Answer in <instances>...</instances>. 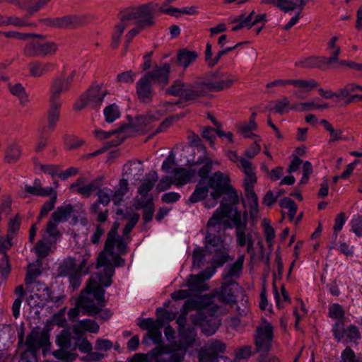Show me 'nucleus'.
Returning <instances> with one entry per match:
<instances>
[{
    "mask_svg": "<svg viewBox=\"0 0 362 362\" xmlns=\"http://www.w3.org/2000/svg\"><path fill=\"white\" fill-rule=\"evenodd\" d=\"M234 79L228 72L219 69L206 73L192 83L175 80L165 90V94L180 97L185 102H194L206 97L210 92L221 91L232 86Z\"/></svg>",
    "mask_w": 362,
    "mask_h": 362,
    "instance_id": "obj_1",
    "label": "nucleus"
},
{
    "mask_svg": "<svg viewBox=\"0 0 362 362\" xmlns=\"http://www.w3.org/2000/svg\"><path fill=\"white\" fill-rule=\"evenodd\" d=\"M105 291L95 279L90 277L86 288L81 291L76 302V306L71 308L68 312L70 320L74 321L79 315L78 308L84 310L88 316H95L100 313L106 304L105 299Z\"/></svg>",
    "mask_w": 362,
    "mask_h": 362,
    "instance_id": "obj_2",
    "label": "nucleus"
},
{
    "mask_svg": "<svg viewBox=\"0 0 362 362\" xmlns=\"http://www.w3.org/2000/svg\"><path fill=\"white\" fill-rule=\"evenodd\" d=\"M170 66L164 63L156 65L151 71H147L136 83V93L138 99L142 103H150L153 100L154 90L153 84H157L163 89L170 81Z\"/></svg>",
    "mask_w": 362,
    "mask_h": 362,
    "instance_id": "obj_3",
    "label": "nucleus"
},
{
    "mask_svg": "<svg viewBox=\"0 0 362 362\" xmlns=\"http://www.w3.org/2000/svg\"><path fill=\"white\" fill-rule=\"evenodd\" d=\"M156 6V4L150 2L138 7H130L121 11L118 18L122 21L134 20L139 28L151 27L154 24L153 12Z\"/></svg>",
    "mask_w": 362,
    "mask_h": 362,
    "instance_id": "obj_4",
    "label": "nucleus"
},
{
    "mask_svg": "<svg viewBox=\"0 0 362 362\" xmlns=\"http://www.w3.org/2000/svg\"><path fill=\"white\" fill-rule=\"evenodd\" d=\"M58 49V44L54 41L32 40L25 44L23 48V54L26 57H45L54 55Z\"/></svg>",
    "mask_w": 362,
    "mask_h": 362,
    "instance_id": "obj_5",
    "label": "nucleus"
},
{
    "mask_svg": "<svg viewBox=\"0 0 362 362\" xmlns=\"http://www.w3.org/2000/svg\"><path fill=\"white\" fill-rule=\"evenodd\" d=\"M49 338L50 334L47 329L44 328L40 332L38 327H34L26 337L25 341L27 346L26 351L34 354L40 348L44 349L43 351L49 349L51 346Z\"/></svg>",
    "mask_w": 362,
    "mask_h": 362,
    "instance_id": "obj_6",
    "label": "nucleus"
},
{
    "mask_svg": "<svg viewBox=\"0 0 362 362\" xmlns=\"http://www.w3.org/2000/svg\"><path fill=\"white\" fill-rule=\"evenodd\" d=\"M40 21L46 26L64 30H74L85 25L84 17L74 14L57 18H47Z\"/></svg>",
    "mask_w": 362,
    "mask_h": 362,
    "instance_id": "obj_7",
    "label": "nucleus"
},
{
    "mask_svg": "<svg viewBox=\"0 0 362 362\" xmlns=\"http://www.w3.org/2000/svg\"><path fill=\"white\" fill-rule=\"evenodd\" d=\"M192 317V323L195 326L199 327L206 336L213 335L221 324V320L218 316L213 314L209 315L207 310H200Z\"/></svg>",
    "mask_w": 362,
    "mask_h": 362,
    "instance_id": "obj_8",
    "label": "nucleus"
},
{
    "mask_svg": "<svg viewBox=\"0 0 362 362\" xmlns=\"http://www.w3.org/2000/svg\"><path fill=\"white\" fill-rule=\"evenodd\" d=\"M56 344L59 347V349L52 352V355L59 360L72 362L77 357L76 353L67 351L71 348V333L67 329L62 330L56 337Z\"/></svg>",
    "mask_w": 362,
    "mask_h": 362,
    "instance_id": "obj_9",
    "label": "nucleus"
},
{
    "mask_svg": "<svg viewBox=\"0 0 362 362\" xmlns=\"http://www.w3.org/2000/svg\"><path fill=\"white\" fill-rule=\"evenodd\" d=\"M207 180L206 185L211 188V197L214 200H218L221 196L230 189V178L225 175L221 171L218 170L212 174Z\"/></svg>",
    "mask_w": 362,
    "mask_h": 362,
    "instance_id": "obj_10",
    "label": "nucleus"
},
{
    "mask_svg": "<svg viewBox=\"0 0 362 362\" xmlns=\"http://www.w3.org/2000/svg\"><path fill=\"white\" fill-rule=\"evenodd\" d=\"M214 163L219 164L218 162L212 160L209 156L204 154L196 160L188 161L187 166L191 168L194 177L197 175L200 180L206 181L210 177L209 174Z\"/></svg>",
    "mask_w": 362,
    "mask_h": 362,
    "instance_id": "obj_11",
    "label": "nucleus"
},
{
    "mask_svg": "<svg viewBox=\"0 0 362 362\" xmlns=\"http://www.w3.org/2000/svg\"><path fill=\"white\" fill-rule=\"evenodd\" d=\"M76 72L73 71L66 78L61 76L55 78L50 86V97L49 102L61 103L60 95L69 91L74 81Z\"/></svg>",
    "mask_w": 362,
    "mask_h": 362,
    "instance_id": "obj_12",
    "label": "nucleus"
},
{
    "mask_svg": "<svg viewBox=\"0 0 362 362\" xmlns=\"http://www.w3.org/2000/svg\"><path fill=\"white\" fill-rule=\"evenodd\" d=\"M225 350L226 344L223 341L211 339L199 352V362H216L218 356Z\"/></svg>",
    "mask_w": 362,
    "mask_h": 362,
    "instance_id": "obj_13",
    "label": "nucleus"
},
{
    "mask_svg": "<svg viewBox=\"0 0 362 362\" xmlns=\"http://www.w3.org/2000/svg\"><path fill=\"white\" fill-rule=\"evenodd\" d=\"M273 338V327L270 324L264 327H257L254 340L256 351L254 353L262 351L268 352L271 349Z\"/></svg>",
    "mask_w": 362,
    "mask_h": 362,
    "instance_id": "obj_14",
    "label": "nucleus"
},
{
    "mask_svg": "<svg viewBox=\"0 0 362 362\" xmlns=\"http://www.w3.org/2000/svg\"><path fill=\"white\" fill-rule=\"evenodd\" d=\"M103 85L93 84L81 96V100L88 101L93 108L98 109L102 105L105 95L109 94L107 89H103Z\"/></svg>",
    "mask_w": 362,
    "mask_h": 362,
    "instance_id": "obj_15",
    "label": "nucleus"
},
{
    "mask_svg": "<svg viewBox=\"0 0 362 362\" xmlns=\"http://www.w3.org/2000/svg\"><path fill=\"white\" fill-rule=\"evenodd\" d=\"M213 269L206 268L197 275H189L187 282L189 290L195 293L206 291L209 288L204 282L212 276Z\"/></svg>",
    "mask_w": 362,
    "mask_h": 362,
    "instance_id": "obj_16",
    "label": "nucleus"
},
{
    "mask_svg": "<svg viewBox=\"0 0 362 362\" xmlns=\"http://www.w3.org/2000/svg\"><path fill=\"white\" fill-rule=\"evenodd\" d=\"M233 211L232 204L221 202L218 209H217L212 216L207 222L208 228H217L216 231H219L222 219L225 217H230L229 214Z\"/></svg>",
    "mask_w": 362,
    "mask_h": 362,
    "instance_id": "obj_17",
    "label": "nucleus"
},
{
    "mask_svg": "<svg viewBox=\"0 0 362 362\" xmlns=\"http://www.w3.org/2000/svg\"><path fill=\"white\" fill-rule=\"evenodd\" d=\"M239 167L245 173L243 180L244 188L254 187L255 184L257 182V177L252 168V163L245 158H240Z\"/></svg>",
    "mask_w": 362,
    "mask_h": 362,
    "instance_id": "obj_18",
    "label": "nucleus"
},
{
    "mask_svg": "<svg viewBox=\"0 0 362 362\" xmlns=\"http://www.w3.org/2000/svg\"><path fill=\"white\" fill-rule=\"evenodd\" d=\"M177 332L180 337V346L186 351L194 344L197 336L196 329L193 327H188L182 329H178Z\"/></svg>",
    "mask_w": 362,
    "mask_h": 362,
    "instance_id": "obj_19",
    "label": "nucleus"
},
{
    "mask_svg": "<svg viewBox=\"0 0 362 362\" xmlns=\"http://www.w3.org/2000/svg\"><path fill=\"white\" fill-rule=\"evenodd\" d=\"M174 176L173 182L177 187H181L191 181L193 176V172L191 168H175L171 172Z\"/></svg>",
    "mask_w": 362,
    "mask_h": 362,
    "instance_id": "obj_20",
    "label": "nucleus"
},
{
    "mask_svg": "<svg viewBox=\"0 0 362 362\" xmlns=\"http://www.w3.org/2000/svg\"><path fill=\"white\" fill-rule=\"evenodd\" d=\"M49 103V107L47 110V130L52 132L59 120L62 103Z\"/></svg>",
    "mask_w": 362,
    "mask_h": 362,
    "instance_id": "obj_21",
    "label": "nucleus"
},
{
    "mask_svg": "<svg viewBox=\"0 0 362 362\" xmlns=\"http://www.w3.org/2000/svg\"><path fill=\"white\" fill-rule=\"evenodd\" d=\"M157 119H158L151 113L139 115L136 117L133 122H131L129 125H126V128L131 127L136 132L143 131L146 129L152 122L156 121Z\"/></svg>",
    "mask_w": 362,
    "mask_h": 362,
    "instance_id": "obj_22",
    "label": "nucleus"
},
{
    "mask_svg": "<svg viewBox=\"0 0 362 362\" xmlns=\"http://www.w3.org/2000/svg\"><path fill=\"white\" fill-rule=\"evenodd\" d=\"M198 54L194 51H189L186 49H181L177 55L175 60H171L170 65L173 63H177V65L187 68L190 64L196 60Z\"/></svg>",
    "mask_w": 362,
    "mask_h": 362,
    "instance_id": "obj_23",
    "label": "nucleus"
},
{
    "mask_svg": "<svg viewBox=\"0 0 362 362\" xmlns=\"http://www.w3.org/2000/svg\"><path fill=\"white\" fill-rule=\"evenodd\" d=\"M22 151L16 141L9 143L5 149L4 162L7 164H14L21 158Z\"/></svg>",
    "mask_w": 362,
    "mask_h": 362,
    "instance_id": "obj_24",
    "label": "nucleus"
},
{
    "mask_svg": "<svg viewBox=\"0 0 362 362\" xmlns=\"http://www.w3.org/2000/svg\"><path fill=\"white\" fill-rule=\"evenodd\" d=\"M296 66L305 69H325L327 68L325 62V57L313 56L304 59L296 63Z\"/></svg>",
    "mask_w": 362,
    "mask_h": 362,
    "instance_id": "obj_25",
    "label": "nucleus"
},
{
    "mask_svg": "<svg viewBox=\"0 0 362 362\" xmlns=\"http://www.w3.org/2000/svg\"><path fill=\"white\" fill-rule=\"evenodd\" d=\"M52 66V64L49 62L33 61L28 64L29 74L33 77L40 78L47 73Z\"/></svg>",
    "mask_w": 362,
    "mask_h": 362,
    "instance_id": "obj_26",
    "label": "nucleus"
},
{
    "mask_svg": "<svg viewBox=\"0 0 362 362\" xmlns=\"http://www.w3.org/2000/svg\"><path fill=\"white\" fill-rule=\"evenodd\" d=\"M78 272L74 258L68 257L59 265L57 271L59 276H70Z\"/></svg>",
    "mask_w": 362,
    "mask_h": 362,
    "instance_id": "obj_27",
    "label": "nucleus"
},
{
    "mask_svg": "<svg viewBox=\"0 0 362 362\" xmlns=\"http://www.w3.org/2000/svg\"><path fill=\"white\" fill-rule=\"evenodd\" d=\"M24 189L28 194L40 197H48L54 192L53 187L43 188L40 179L34 180V186L25 185Z\"/></svg>",
    "mask_w": 362,
    "mask_h": 362,
    "instance_id": "obj_28",
    "label": "nucleus"
},
{
    "mask_svg": "<svg viewBox=\"0 0 362 362\" xmlns=\"http://www.w3.org/2000/svg\"><path fill=\"white\" fill-rule=\"evenodd\" d=\"M209 194V186L206 185V181L199 180L195 187V189L192 194L189 197L188 202L190 204L197 203L204 199Z\"/></svg>",
    "mask_w": 362,
    "mask_h": 362,
    "instance_id": "obj_29",
    "label": "nucleus"
},
{
    "mask_svg": "<svg viewBox=\"0 0 362 362\" xmlns=\"http://www.w3.org/2000/svg\"><path fill=\"white\" fill-rule=\"evenodd\" d=\"M146 176L147 178L144 180L138 188V193L142 197L148 195V193L153 188L155 183L158 180V175L156 171L150 172Z\"/></svg>",
    "mask_w": 362,
    "mask_h": 362,
    "instance_id": "obj_30",
    "label": "nucleus"
},
{
    "mask_svg": "<svg viewBox=\"0 0 362 362\" xmlns=\"http://www.w3.org/2000/svg\"><path fill=\"white\" fill-rule=\"evenodd\" d=\"M115 269L112 264L104 267L103 273L96 274V281L103 288L108 287L112 284V277L114 275ZM94 279L95 278L92 276Z\"/></svg>",
    "mask_w": 362,
    "mask_h": 362,
    "instance_id": "obj_31",
    "label": "nucleus"
},
{
    "mask_svg": "<svg viewBox=\"0 0 362 362\" xmlns=\"http://www.w3.org/2000/svg\"><path fill=\"white\" fill-rule=\"evenodd\" d=\"M233 283V281H225L220 288L219 299L221 302L227 304H234L236 303V297L230 288V285Z\"/></svg>",
    "mask_w": 362,
    "mask_h": 362,
    "instance_id": "obj_32",
    "label": "nucleus"
},
{
    "mask_svg": "<svg viewBox=\"0 0 362 362\" xmlns=\"http://www.w3.org/2000/svg\"><path fill=\"white\" fill-rule=\"evenodd\" d=\"M229 259L228 252L224 248L223 250H216L214 256L211 260V267H207V269H214V274L216 269L223 266L225 263L229 261Z\"/></svg>",
    "mask_w": 362,
    "mask_h": 362,
    "instance_id": "obj_33",
    "label": "nucleus"
},
{
    "mask_svg": "<svg viewBox=\"0 0 362 362\" xmlns=\"http://www.w3.org/2000/svg\"><path fill=\"white\" fill-rule=\"evenodd\" d=\"M129 192V183L127 179H121L119 182L117 189L112 196L113 203L119 206L124 200V196Z\"/></svg>",
    "mask_w": 362,
    "mask_h": 362,
    "instance_id": "obj_34",
    "label": "nucleus"
},
{
    "mask_svg": "<svg viewBox=\"0 0 362 362\" xmlns=\"http://www.w3.org/2000/svg\"><path fill=\"white\" fill-rule=\"evenodd\" d=\"M73 212L74 209L72 205L68 204L58 206L56 211L52 214V216L53 218L56 219V221L65 222L68 221Z\"/></svg>",
    "mask_w": 362,
    "mask_h": 362,
    "instance_id": "obj_35",
    "label": "nucleus"
},
{
    "mask_svg": "<svg viewBox=\"0 0 362 362\" xmlns=\"http://www.w3.org/2000/svg\"><path fill=\"white\" fill-rule=\"evenodd\" d=\"M127 26L126 21H120L114 26L110 44V47L112 49H116L119 47L122 33Z\"/></svg>",
    "mask_w": 362,
    "mask_h": 362,
    "instance_id": "obj_36",
    "label": "nucleus"
},
{
    "mask_svg": "<svg viewBox=\"0 0 362 362\" xmlns=\"http://www.w3.org/2000/svg\"><path fill=\"white\" fill-rule=\"evenodd\" d=\"M243 257H240L236 262L229 266V269L227 272H224L222 275L223 279L225 281H233L232 277H238L240 273L243 269Z\"/></svg>",
    "mask_w": 362,
    "mask_h": 362,
    "instance_id": "obj_37",
    "label": "nucleus"
},
{
    "mask_svg": "<svg viewBox=\"0 0 362 362\" xmlns=\"http://www.w3.org/2000/svg\"><path fill=\"white\" fill-rule=\"evenodd\" d=\"M9 90L13 95L18 98L20 104L22 106L25 105L28 102V96L25 93V88L21 83H16L13 86L9 84Z\"/></svg>",
    "mask_w": 362,
    "mask_h": 362,
    "instance_id": "obj_38",
    "label": "nucleus"
},
{
    "mask_svg": "<svg viewBox=\"0 0 362 362\" xmlns=\"http://www.w3.org/2000/svg\"><path fill=\"white\" fill-rule=\"evenodd\" d=\"M49 1V0H24L23 9L26 10L31 16L47 5Z\"/></svg>",
    "mask_w": 362,
    "mask_h": 362,
    "instance_id": "obj_39",
    "label": "nucleus"
},
{
    "mask_svg": "<svg viewBox=\"0 0 362 362\" xmlns=\"http://www.w3.org/2000/svg\"><path fill=\"white\" fill-rule=\"evenodd\" d=\"M51 195V198L46 201L42 205L40 214L37 217V222H40V220L46 216L50 211L54 209L57 202V192L54 189V192Z\"/></svg>",
    "mask_w": 362,
    "mask_h": 362,
    "instance_id": "obj_40",
    "label": "nucleus"
},
{
    "mask_svg": "<svg viewBox=\"0 0 362 362\" xmlns=\"http://www.w3.org/2000/svg\"><path fill=\"white\" fill-rule=\"evenodd\" d=\"M103 113L105 121L107 123H112L120 117V112L118 106L115 104H111L105 107Z\"/></svg>",
    "mask_w": 362,
    "mask_h": 362,
    "instance_id": "obj_41",
    "label": "nucleus"
},
{
    "mask_svg": "<svg viewBox=\"0 0 362 362\" xmlns=\"http://www.w3.org/2000/svg\"><path fill=\"white\" fill-rule=\"evenodd\" d=\"M279 204L281 208L288 209V218L289 220L292 221L294 219L298 209V206L295 202L291 198L284 197L279 201Z\"/></svg>",
    "mask_w": 362,
    "mask_h": 362,
    "instance_id": "obj_42",
    "label": "nucleus"
},
{
    "mask_svg": "<svg viewBox=\"0 0 362 362\" xmlns=\"http://www.w3.org/2000/svg\"><path fill=\"white\" fill-rule=\"evenodd\" d=\"M238 132L243 134L245 138L255 136L252 131L257 129V124L255 122L249 121L248 123H241L237 125Z\"/></svg>",
    "mask_w": 362,
    "mask_h": 362,
    "instance_id": "obj_43",
    "label": "nucleus"
},
{
    "mask_svg": "<svg viewBox=\"0 0 362 362\" xmlns=\"http://www.w3.org/2000/svg\"><path fill=\"white\" fill-rule=\"evenodd\" d=\"M205 253L204 249L202 247H197L194 250L192 253V266L193 267L199 269L204 262Z\"/></svg>",
    "mask_w": 362,
    "mask_h": 362,
    "instance_id": "obj_44",
    "label": "nucleus"
},
{
    "mask_svg": "<svg viewBox=\"0 0 362 362\" xmlns=\"http://www.w3.org/2000/svg\"><path fill=\"white\" fill-rule=\"evenodd\" d=\"M11 269L9 257L6 252H3L0 259V274L1 277L4 279H7L11 272Z\"/></svg>",
    "mask_w": 362,
    "mask_h": 362,
    "instance_id": "obj_45",
    "label": "nucleus"
},
{
    "mask_svg": "<svg viewBox=\"0 0 362 362\" xmlns=\"http://www.w3.org/2000/svg\"><path fill=\"white\" fill-rule=\"evenodd\" d=\"M78 326L84 331L90 333H98L100 329L98 324L90 319H85L78 321Z\"/></svg>",
    "mask_w": 362,
    "mask_h": 362,
    "instance_id": "obj_46",
    "label": "nucleus"
},
{
    "mask_svg": "<svg viewBox=\"0 0 362 362\" xmlns=\"http://www.w3.org/2000/svg\"><path fill=\"white\" fill-rule=\"evenodd\" d=\"M329 316L332 319L344 320L345 313L342 306L338 303L332 304L329 309Z\"/></svg>",
    "mask_w": 362,
    "mask_h": 362,
    "instance_id": "obj_47",
    "label": "nucleus"
},
{
    "mask_svg": "<svg viewBox=\"0 0 362 362\" xmlns=\"http://www.w3.org/2000/svg\"><path fill=\"white\" fill-rule=\"evenodd\" d=\"M156 315V321L157 323L160 325V327H163L166 322H170L174 319V317L171 315L170 313L161 308H157Z\"/></svg>",
    "mask_w": 362,
    "mask_h": 362,
    "instance_id": "obj_48",
    "label": "nucleus"
},
{
    "mask_svg": "<svg viewBox=\"0 0 362 362\" xmlns=\"http://www.w3.org/2000/svg\"><path fill=\"white\" fill-rule=\"evenodd\" d=\"M291 85L296 87L308 88V91L314 89L318 86V83L313 79H291Z\"/></svg>",
    "mask_w": 362,
    "mask_h": 362,
    "instance_id": "obj_49",
    "label": "nucleus"
},
{
    "mask_svg": "<svg viewBox=\"0 0 362 362\" xmlns=\"http://www.w3.org/2000/svg\"><path fill=\"white\" fill-rule=\"evenodd\" d=\"M10 342V330L8 327L0 326V351L5 350Z\"/></svg>",
    "mask_w": 362,
    "mask_h": 362,
    "instance_id": "obj_50",
    "label": "nucleus"
},
{
    "mask_svg": "<svg viewBox=\"0 0 362 362\" xmlns=\"http://www.w3.org/2000/svg\"><path fill=\"white\" fill-rule=\"evenodd\" d=\"M333 335L334 338L340 341L344 337L346 329L344 328V320L337 321L332 327Z\"/></svg>",
    "mask_w": 362,
    "mask_h": 362,
    "instance_id": "obj_51",
    "label": "nucleus"
},
{
    "mask_svg": "<svg viewBox=\"0 0 362 362\" xmlns=\"http://www.w3.org/2000/svg\"><path fill=\"white\" fill-rule=\"evenodd\" d=\"M274 103H275V105L272 110L276 112L283 114L284 112L288 111L290 103L286 97H283L281 99L277 100Z\"/></svg>",
    "mask_w": 362,
    "mask_h": 362,
    "instance_id": "obj_52",
    "label": "nucleus"
},
{
    "mask_svg": "<svg viewBox=\"0 0 362 362\" xmlns=\"http://www.w3.org/2000/svg\"><path fill=\"white\" fill-rule=\"evenodd\" d=\"M126 127H127V126L122 125V126L119 127V128H117L115 130L110 131V132H105V131H102V130H95L94 134H95V136L98 139L103 140V139H107L114 134L123 132L124 130L126 129Z\"/></svg>",
    "mask_w": 362,
    "mask_h": 362,
    "instance_id": "obj_53",
    "label": "nucleus"
},
{
    "mask_svg": "<svg viewBox=\"0 0 362 362\" xmlns=\"http://www.w3.org/2000/svg\"><path fill=\"white\" fill-rule=\"evenodd\" d=\"M212 46L211 43L207 42L204 52V59L209 68H213L217 64L216 55L214 57H212Z\"/></svg>",
    "mask_w": 362,
    "mask_h": 362,
    "instance_id": "obj_54",
    "label": "nucleus"
},
{
    "mask_svg": "<svg viewBox=\"0 0 362 362\" xmlns=\"http://www.w3.org/2000/svg\"><path fill=\"white\" fill-rule=\"evenodd\" d=\"M345 221H346V215L344 213L341 212L337 216V217L335 218L334 225L333 227V230H334L333 238H334V240H337V235H338V232H339L342 229V227H343L344 224L345 223Z\"/></svg>",
    "mask_w": 362,
    "mask_h": 362,
    "instance_id": "obj_55",
    "label": "nucleus"
},
{
    "mask_svg": "<svg viewBox=\"0 0 362 362\" xmlns=\"http://www.w3.org/2000/svg\"><path fill=\"white\" fill-rule=\"evenodd\" d=\"M76 349H78V350L82 353L88 354L92 351L93 346L92 344L88 340L87 338H86L81 341L74 343L71 350L76 351Z\"/></svg>",
    "mask_w": 362,
    "mask_h": 362,
    "instance_id": "obj_56",
    "label": "nucleus"
},
{
    "mask_svg": "<svg viewBox=\"0 0 362 362\" xmlns=\"http://www.w3.org/2000/svg\"><path fill=\"white\" fill-rule=\"evenodd\" d=\"M228 189L226 192H224L223 195L226 197L223 198L222 201L228 202L232 205H236L239 203V197L235 189L230 185Z\"/></svg>",
    "mask_w": 362,
    "mask_h": 362,
    "instance_id": "obj_57",
    "label": "nucleus"
},
{
    "mask_svg": "<svg viewBox=\"0 0 362 362\" xmlns=\"http://www.w3.org/2000/svg\"><path fill=\"white\" fill-rule=\"evenodd\" d=\"M206 245H210L214 247L222 246L223 240L219 235H216L211 233L207 232L206 237Z\"/></svg>",
    "mask_w": 362,
    "mask_h": 362,
    "instance_id": "obj_58",
    "label": "nucleus"
},
{
    "mask_svg": "<svg viewBox=\"0 0 362 362\" xmlns=\"http://www.w3.org/2000/svg\"><path fill=\"white\" fill-rule=\"evenodd\" d=\"M252 354V346L249 345L237 348L235 351V356L238 360L246 359Z\"/></svg>",
    "mask_w": 362,
    "mask_h": 362,
    "instance_id": "obj_59",
    "label": "nucleus"
},
{
    "mask_svg": "<svg viewBox=\"0 0 362 362\" xmlns=\"http://www.w3.org/2000/svg\"><path fill=\"white\" fill-rule=\"evenodd\" d=\"M152 204H153L152 196H141V198L135 199L134 207L136 210H139Z\"/></svg>",
    "mask_w": 362,
    "mask_h": 362,
    "instance_id": "obj_60",
    "label": "nucleus"
},
{
    "mask_svg": "<svg viewBox=\"0 0 362 362\" xmlns=\"http://www.w3.org/2000/svg\"><path fill=\"white\" fill-rule=\"evenodd\" d=\"M229 218L234 223L235 230L247 228V221L242 220L241 214L238 210L235 209L233 215Z\"/></svg>",
    "mask_w": 362,
    "mask_h": 362,
    "instance_id": "obj_61",
    "label": "nucleus"
},
{
    "mask_svg": "<svg viewBox=\"0 0 362 362\" xmlns=\"http://www.w3.org/2000/svg\"><path fill=\"white\" fill-rule=\"evenodd\" d=\"M35 252L40 257H45L48 255L50 247L47 245L43 240H38L35 247Z\"/></svg>",
    "mask_w": 362,
    "mask_h": 362,
    "instance_id": "obj_62",
    "label": "nucleus"
},
{
    "mask_svg": "<svg viewBox=\"0 0 362 362\" xmlns=\"http://www.w3.org/2000/svg\"><path fill=\"white\" fill-rule=\"evenodd\" d=\"M163 327H160V325L155 326L150 332H148L147 335L154 344H160L162 341V334L160 329Z\"/></svg>",
    "mask_w": 362,
    "mask_h": 362,
    "instance_id": "obj_63",
    "label": "nucleus"
},
{
    "mask_svg": "<svg viewBox=\"0 0 362 362\" xmlns=\"http://www.w3.org/2000/svg\"><path fill=\"white\" fill-rule=\"evenodd\" d=\"M351 230L357 236H362V216L357 215L351 221Z\"/></svg>",
    "mask_w": 362,
    "mask_h": 362,
    "instance_id": "obj_64",
    "label": "nucleus"
}]
</instances>
